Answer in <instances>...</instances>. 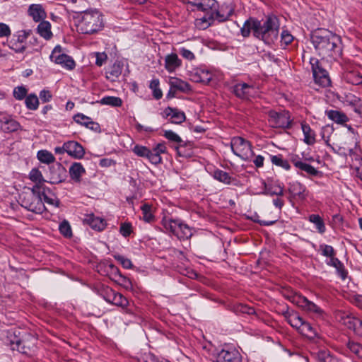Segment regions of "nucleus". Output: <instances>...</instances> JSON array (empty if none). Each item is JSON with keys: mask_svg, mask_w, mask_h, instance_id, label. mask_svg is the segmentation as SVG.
Returning <instances> with one entry per match:
<instances>
[{"mask_svg": "<svg viewBox=\"0 0 362 362\" xmlns=\"http://www.w3.org/2000/svg\"><path fill=\"white\" fill-rule=\"evenodd\" d=\"M288 192L293 197L299 199H305L307 196L306 187L298 181L289 182Z\"/></svg>", "mask_w": 362, "mask_h": 362, "instance_id": "cd10ccee", "label": "nucleus"}, {"mask_svg": "<svg viewBox=\"0 0 362 362\" xmlns=\"http://www.w3.org/2000/svg\"><path fill=\"white\" fill-rule=\"evenodd\" d=\"M12 334L14 339H10V344L13 350H17L24 354H30L34 350L37 341L34 336L25 332L21 339L16 334V332H13Z\"/></svg>", "mask_w": 362, "mask_h": 362, "instance_id": "0eeeda50", "label": "nucleus"}, {"mask_svg": "<svg viewBox=\"0 0 362 362\" xmlns=\"http://www.w3.org/2000/svg\"><path fill=\"white\" fill-rule=\"evenodd\" d=\"M339 100L344 105L352 107L354 111L361 101V98L351 93H344L343 95H341Z\"/></svg>", "mask_w": 362, "mask_h": 362, "instance_id": "e433bc0d", "label": "nucleus"}, {"mask_svg": "<svg viewBox=\"0 0 362 362\" xmlns=\"http://www.w3.org/2000/svg\"><path fill=\"white\" fill-rule=\"evenodd\" d=\"M119 233L121 235L127 238L132 233V226L130 223H122L119 228Z\"/></svg>", "mask_w": 362, "mask_h": 362, "instance_id": "774afa93", "label": "nucleus"}, {"mask_svg": "<svg viewBox=\"0 0 362 362\" xmlns=\"http://www.w3.org/2000/svg\"><path fill=\"white\" fill-rule=\"evenodd\" d=\"M37 158L38 160L47 165H50L55 161L54 155L47 150H40L37 153Z\"/></svg>", "mask_w": 362, "mask_h": 362, "instance_id": "37998d69", "label": "nucleus"}, {"mask_svg": "<svg viewBox=\"0 0 362 362\" xmlns=\"http://www.w3.org/2000/svg\"><path fill=\"white\" fill-rule=\"evenodd\" d=\"M279 25V21L274 15H269L262 21L250 18L245 21L240 33L244 37H247L252 31L255 37L263 41L266 45H271L278 39Z\"/></svg>", "mask_w": 362, "mask_h": 362, "instance_id": "f257e3e1", "label": "nucleus"}, {"mask_svg": "<svg viewBox=\"0 0 362 362\" xmlns=\"http://www.w3.org/2000/svg\"><path fill=\"white\" fill-rule=\"evenodd\" d=\"M212 177L224 184L229 185L232 182V177L230 176V175L222 170L216 169L211 173Z\"/></svg>", "mask_w": 362, "mask_h": 362, "instance_id": "de8ad7c7", "label": "nucleus"}, {"mask_svg": "<svg viewBox=\"0 0 362 362\" xmlns=\"http://www.w3.org/2000/svg\"><path fill=\"white\" fill-rule=\"evenodd\" d=\"M18 130H22V127L18 122L11 116H4L0 118V131L10 134Z\"/></svg>", "mask_w": 362, "mask_h": 362, "instance_id": "aec40b11", "label": "nucleus"}, {"mask_svg": "<svg viewBox=\"0 0 362 362\" xmlns=\"http://www.w3.org/2000/svg\"><path fill=\"white\" fill-rule=\"evenodd\" d=\"M109 303L122 308L125 312L128 313L127 307L129 305L128 300L121 293L114 291Z\"/></svg>", "mask_w": 362, "mask_h": 362, "instance_id": "4c0bfd02", "label": "nucleus"}, {"mask_svg": "<svg viewBox=\"0 0 362 362\" xmlns=\"http://www.w3.org/2000/svg\"><path fill=\"white\" fill-rule=\"evenodd\" d=\"M356 146L357 142L355 136L352 135H347L345 137L344 146L339 147L338 153L345 156L349 155L351 157L354 158L356 160H358V162H360L362 159L356 151Z\"/></svg>", "mask_w": 362, "mask_h": 362, "instance_id": "a211bd4d", "label": "nucleus"}, {"mask_svg": "<svg viewBox=\"0 0 362 362\" xmlns=\"http://www.w3.org/2000/svg\"><path fill=\"white\" fill-rule=\"evenodd\" d=\"M21 206L35 214H42L45 206L42 197L33 194H25L21 200Z\"/></svg>", "mask_w": 362, "mask_h": 362, "instance_id": "ddd939ff", "label": "nucleus"}, {"mask_svg": "<svg viewBox=\"0 0 362 362\" xmlns=\"http://www.w3.org/2000/svg\"><path fill=\"white\" fill-rule=\"evenodd\" d=\"M298 165V169L306 172L310 175L316 176L318 174V170L308 163L303 162V163Z\"/></svg>", "mask_w": 362, "mask_h": 362, "instance_id": "052dcab7", "label": "nucleus"}, {"mask_svg": "<svg viewBox=\"0 0 362 362\" xmlns=\"http://www.w3.org/2000/svg\"><path fill=\"white\" fill-rule=\"evenodd\" d=\"M299 332L307 337L308 338L313 339L317 337V332L315 327H313L309 322L304 321L301 326Z\"/></svg>", "mask_w": 362, "mask_h": 362, "instance_id": "49530a36", "label": "nucleus"}, {"mask_svg": "<svg viewBox=\"0 0 362 362\" xmlns=\"http://www.w3.org/2000/svg\"><path fill=\"white\" fill-rule=\"evenodd\" d=\"M163 136L170 142L178 144V146H175V148L179 156H182L180 148L183 146L182 143L184 141L181 139V137L174 132L172 130H165L164 131Z\"/></svg>", "mask_w": 362, "mask_h": 362, "instance_id": "c9c22d12", "label": "nucleus"}, {"mask_svg": "<svg viewBox=\"0 0 362 362\" xmlns=\"http://www.w3.org/2000/svg\"><path fill=\"white\" fill-rule=\"evenodd\" d=\"M74 19L76 30L80 34L94 35L101 31L105 26L104 16L96 8L78 12Z\"/></svg>", "mask_w": 362, "mask_h": 362, "instance_id": "7ed1b4c3", "label": "nucleus"}, {"mask_svg": "<svg viewBox=\"0 0 362 362\" xmlns=\"http://www.w3.org/2000/svg\"><path fill=\"white\" fill-rule=\"evenodd\" d=\"M25 103L28 110H36L39 106V99L35 94H30L26 96Z\"/></svg>", "mask_w": 362, "mask_h": 362, "instance_id": "603ef678", "label": "nucleus"}, {"mask_svg": "<svg viewBox=\"0 0 362 362\" xmlns=\"http://www.w3.org/2000/svg\"><path fill=\"white\" fill-rule=\"evenodd\" d=\"M70 177L75 182H80L82 175L86 173V170L81 163L75 162L69 168Z\"/></svg>", "mask_w": 362, "mask_h": 362, "instance_id": "473e14b6", "label": "nucleus"}, {"mask_svg": "<svg viewBox=\"0 0 362 362\" xmlns=\"http://www.w3.org/2000/svg\"><path fill=\"white\" fill-rule=\"evenodd\" d=\"M317 358L318 362H340L338 358L333 356L330 352L327 350H320L317 353Z\"/></svg>", "mask_w": 362, "mask_h": 362, "instance_id": "8fccbe9b", "label": "nucleus"}, {"mask_svg": "<svg viewBox=\"0 0 362 362\" xmlns=\"http://www.w3.org/2000/svg\"><path fill=\"white\" fill-rule=\"evenodd\" d=\"M287 322L294 328L300 330L301 326L304 322V320L299 316L297 313H288L286 315Z\"/></svg>", "mask_w": 362, "mask_h": 362, "instance_id": "09e8293b", "label": "nucleus"}, {"mask_svg": "<svg viewBox=\"0 0 362 362\" xmlns=\"http://www.w3.org/2000/svg\"><path fill=\"white\" fill-rule=\"evenodd\" d=\"M142 219L148 223H151L155 221L156 218L153 213V207L148 204H144L141 206Z\"/></svg>", "mask_w": 362, "mask_h": 362, "instance_id": "ea45409f", "label": "nucleus"}, {"mask_svg": "<svg viewBox=\"0 0 362 362\" xmlns=\"http://www.w3.org/2000/svg\"><path fill=\"white\" fill-rule=\"evenodd\" d=\"M327 265L333 267L336 269L337 274L341 277V279L344 280L346 278L347 272L344 269L343 263L335 256L329 257L326 261Z\"/></svg>", "mask_w": 362, "mask_h": 362, "instance_id": "f704fd0d", "label": "nucleus"}, {"mask_svg": "<svg viewBox=\"0 0 362 362\" xmlns=\"http://www.w3.org/2000/svg\"><path fill=\"white\" fill-rule=\"evenodd\" d=\"M190 79L196 83H209L212 80V74L204 69L197 68L190 72Z\"/></svg>", "mask_w": 362, "mask_h": 362, "instance_id": "5701e85b", "label": "nucleus"}, {"mask_svg": "<svg viewBox=\"0 0 362 362\" xmlns=\"http://www.w3.org/2000/svg\"><path fill=\"white\" fill-rule=\"evenodd\" d=\"M123 66L122 62L118 61L115 62L106 69V78L112 82L117 81L122 74Z\"/></svg>", "mask_w": 362, "mask_h": 362, "instance_id": "c85d7f7f", "label": "nucleus"}, {"mask_svg": "<svg viewBox=\"0 0 362 362\" xmlns=\"http://www.w3.org/2000/svg\"><path fill=\"white\" fill-rule=\"evenodd\" d=\"M191 4L196 6L199 11L206 12L207 14H212L215 8L217 7V1L216 0H194Z\"/></svg>", "mask_w": 362, "mask_h": 362, "instance_id": "bb28decb", "label": "nucleus"}, {"mask_svg": "<svg viewBox=\"0 0 362 362\" xmlns=\"http://www.w3.org/2000/svg\"><path fill=\"white\" fill-rule=\"evenodd\" d=\"M236 97L243 100H250L258 94V88L246 83H238L233 87Z\"/></svg>", "mask_w": 362, "mask_h": 362, "instance_id": "4468645a", "label": "nucleus"}, {"mask_svg": "<svg viewBox=\"0 0 362 362\" xmlns=\"http://www.w3.org/2000/svg\"><path fill=\"white\" fill-rule=\"evenodd\" d=\"M47 176L48 177V180H47V182L59 184L65 180L66 177V170L60 163H57L56 164L49 166Z\"/></svg>", "mask_w": 362, "mask_h": 362, "instance_id": "dca6fc26", "label": "nucleus"}, {"mask_svg": "<svg viewBox=\"0 0 362 362\" xmlns=\"http://www.w3.org/2000/svg\"><path fill=\"white\" fill-rule=\"evenodd\" d=\"M214 20L213 15L206 13L204 16L195 20V25L200 30H205L212 24Z\"/></svg>", "mask_w": 362, "mask_h": 362, "instance_id": "a19ab883", "label": "nucleus"}, {"mask_svg": "<svg viewBox=\"0 0 362 362\" xmlns=\"http://www.w3.org/2000/svg\"><path fill=\"white\" fill-rule=\"evenodd\" d=\"M268 121L272 128L287 129L290 127L291 123L289 112L286 110L269 111Z\"/></svg>", "mask_w": 362, "mask_h": 362, "instance_id": "9b49d317", "label": "nucleus"}, {"mask_svg": "<svg viewBox=\"0 0 362 362\" xmlns=\"http://www.w3.org/2000/svg\"><path fill=\"white\" fill-rule=\"evenodd\" d=\"M342 77L346 82L355 86L362 83V74L356 66L351 63H346L342 66Z\"/></svg>", "mask_w": 362, "mask_h": 362, "instance_id": "2eb2a0df", "label": "nucleus"}, {"mask_svg": "<svg viewBox=\"0 0 362 362\" xmlns=\"http://www.w3.org/2000/svg\"><path fill=\"white\" fill-rule=\"evenodd\" d=\"M39 35L45 40H49L52 37L51 24L49 21H40L37 28Z\"/></svg>", "mask_w": 362, "mask_h": 362, "instance_id": "58836bf2", "label": "nucleus"}, {"mask_svg": "<svg viewBox=\"0 0 362 362\" xmlns=\"http://www.w3.org/2000/svg\"><path fill=\"white\" fill-rule=\"evenodd\" d=\"M28 90L24 86H18L16 87L13 90V97L18 100H21L25 98Z\"/></svg>", "mask_w": 362, "mask_h": 362, "instance_id": "bf43d9fd", "label": "nucleus"}, {"mask_svg": "<svg viewBox=\"0 0 362 362\" xmlns=\"http://www.w3.org/2000/svg\"><path fill=\"white\" fill-rule=\"evenodd\" d=\"M335 319L347 328L355 332H362V320L355 317L350 313L338 310L335 313Z\"/></svg>", "mask_w": 362, "mask_h": 362, "instance_id": "9d476101", "label": "nucleus"}, {"mask_svg": "<svg viewBox=\"0 0 362 362\" xmlns=\"http://www.w3.org/2000/svg\"><path fill=\"white\" fill-rule=\"evenodd\" d=\"M301 129L304 136V143L309 146L313 145L316 142V134L315 131L305 122L301 123Z\"/></svg>", "mask_w": 362, "mask_h": 362, "instance_id": "72a5a7b5", "label": "nucleus"}, {"mask_svg": "<svg viewBox=\"0 0 362 362\" xmlns=\"http://www.w3.org/2000/svg\"><path fill=\"white\" fill-rule=\"evenodd\" d=\"M91 119L90 117L82 114L78 113L74 116V120L77 124L83 125L84 127L88 126V122Z\"/></svg>", "mask_w": 362, "mask_h": 362, "instance_id": "0e129e2a", "label": "nucleus"}, {"mask_svg": "<svg viewBox=\"0 0 362 362\" xmlns=\"http://www.w3.org/2000/svg\"><path fill=\"white\" fill-rule=\"evenodd\" d=\"M271 161L274 165L280 166L282 168L288 170L291 168V165L288 160L283 158L281 155L271 156Z\"/></svg>", "mask_w": 362, "mask_h": 362, "instance_id": "5fc2aeb1", "label": "nucleus"}, {"mask_svg": "<svg viewBox=\"0 0 362 362\" xmlns=\"http://www.w3.org/2000/svg\"><path fill=\"white\" fill-rule=\"evenodd\" d=\"M287 298L292 303L300 307L303 310L312 314L316 319H325V313L324 310L305 296L295 293L288 295Z\"/></svg>", "mask_w": 362, "mask_h": 362, "instance_id": "39448f33", "label": "nucleus"}, {"mask_svg": "<svg viewBox=\"0 0 362 362\" xmlns=\"http://www.w3.org/2000/svg\"><path fill=\"white\" fill-rule=\"evenodd\" d=\"M179 54L185 59L188 61H193L195 59V54L189 49L185 47L179 49Z\"/></svg>", "mask_w": 362, "mask_h": 362, "instance_id": "338daca9", "label": "nucleus"}, {"mask_svg": "<svg viewBox=\"0 0 362 362\" xmlns=\"http://www.w3.org/2000/svg\"><path fill=\"white\" fill-rule=\"evenodd\" d=\"M327 115L329 119L338 124H344L349 121L348 117L344 113L337 110H329Z\"/></svg>", "mask_w": 362, "mask_h": 362, "instance_id": "c03bdc74", "label": "nucleus"}, {"mask_svg": "<svg viewBox=\"0 0 362 362\" xmlns=\"http://www.w3.org/2000/svg\"><path fill=\"white\" fill-rule=\"evenodd\" d=\"M28 12L35 22L42 21L47 17V13L41 4H31Z\"/></svg>", "mask_w": 362, "mask_h": 362, "instance_id": "7c9ffc66", "label": "nucleus"}, {"mask_svg": "<svg viewBox=\"0 0 362 362\" xmlns=\"http://www.w3.org/2000/svg\"><path fill=\"white\" fill-rule=\"evenodd\" d=\"M149 88L153 90V95L156 100H159L163 96V93L159 88V80L153 79L151 81Z\"/></svg>", "mask_w": 362, "mask_h": 362, "instance_id": "4d7b16f0", "label": "nucleus"}, {"mask_svg": "<svg viewBox=\"0 0 362 362\" xmlns=\"http://www.w3.org/2000/svg\"><path fill=\"white\" fill-rule=\"evenodd\" d=\"M310 64L315 83L322 88L329 87L331 85V80L328 72L323 68L320 62L313 57L310 59Z\"/></svg>", "mask_w": 362, "mask_h": 362, "instance_id": "6e6552de", "label": "nucleus"}, {"mask_svg": "<svg viewBox=\"0 0 362 362\" xmlns=\"http://www.w3.org/2000/svg\"><path fill=\"white\" fill-rule=\"evenodd\" d=\"M320 250L321 251V255L327 257H331L332 256H335L336 253L332 246L328 245L326 244L320 245Z\"/></svg>", "mask_w": 362, "mask_h": 362, "instance_id": "13d9d810", "label": "nucleus"}, {"mask_svg": "<svg viewBox=\"0 0 362 362\" xmlns=\"http://www.w3.org/2000/svg\"><path fill=\"white\" fill-rule=\"evenodd\" d=\"M83 221L96 231H103L107 226V222L104 218L95 216L93 213L85 214Z\"/></svg>", "mask_w": 362, "mask_h": 362, "instance_id": "412c9836", "label": "nucleus"}, {"mask_svg": "<svg viewBox=\"0 0 362 362\" xmlns=\"http://www.w3.org/2000/svg\"><path fill=\"white\" fill-rule=\"evenodd\" d=\"M161 223L166 232L175 235L180 240L188 239L193 234L192 228L180 219L164 217Z\"/></svg>", "mask_w": 362, "mask_h": 362, "instance_id": "20e7f679", "label": "nucleus"}, {"mask_svg": "<svg viewBox=\"0 0 362 362\" xmlns=\"http://www.w3.org/2000/svg\"><path fill=\"white\" fill-rule=\"evenodd\" d=\"M100 103L102 105H110L116 107L122 106V100L119 97L105 96L100 100Z\"/></svg>", "mask_w": 362, "mask_h": 362, "instance_id": "3c124183", "label": "nucleus"}, {"mask_svg": "<svg viewBox=\"0 0 362 362\" xmlns=\"http://www.w3.org/2000/svg\"><path fill=\"white\" fill-rule=\"evenodd\" d=\"M59 229L60 233L65 237H71L72 235L71 226L66 221H64L60 223Z\"/></svg>", "mask_w": 362, "mask_h": 362, "instance_id": "e2e57ef3", "label": "nucleus"}, {"mask_svg": "<svg viewBox=\"0 0 362 362\" xmlns=\"http://www.w3.org/2000/svg\"><path fill=\"white\" fill-rule=\"evenodd\" d=\"M112 267L113 280L117 284H118L121 286L124 287L125 289L132 290L133 285H132V281L129 278L122 275L117 267H115L113 266Z\"/></svg>", "mask_w": 362, "mask_h": 362, "instance_id": "c756f323", "label": "nucleus"}, {"mask_svg": "<svg viewBox=\"0 0 362 362\" xmlns=\"http://www.w3.org/2000/svg\"><path fill=\"white\" fill-rule=\"evenodd\" d=\"M49 58L52 62L67 70H73L76 66V63L73 58L63 53L62 47L59 45H57L54 48Z\"/></svg>", "mask_w": 362, "mask_h": 362, "instance_id": "f8f14e48", "label": "nucleus"}, {"mask_svg": "<svg viewBox=\"0 0 362 362\" xmlns=\"http://www.w3.org/2000/svg\"><path fill=\"white\" fill-rule=\"evenodd\" d=\"M163 117L174 124H181L185 122L186 117L184 112L177 108L168 107L163 112Z\"/></svg>", "mask_w": 362, "mask_h": 362, "instance_id": "4be33fe9", "label": "nucleus"}, {"mask_svg": "<svg viewBox=\"0 0 362 362\" xmlns=\"http://www.w3.org/2000/svg\"><path fill=\"white\" fill-rule=\"evenodd\" d=\"M230 146L233 153L243 160H249L253 154L250 143L243 137H233Z\"/></svg>", "mask_w": 362, "mask_h": 362, "instance_id": "1a4fd4ad", "label": "nucleus"}, {"mask_svg": "<svg viewBox=\"0 0 362 362\" xmlns=\"http://www.w3.org/2000/svg\"><path fill=\"white\" fill-rule=\"evenodd\" d=\"M132 151L137 156L147 158L152 164L158 165L162 162L161 153L167 151V148L163 143L158 144L153 150L141 145H135Z\"/></svg>", "mask_w": 362, "mask_h": 362, "instance_id": "423d86ee", "label": "nucleus"}, {"mask_svg": "<svg viewBox=\"0 0 362 362\" xmlns=\"http://www.w3.org/2000/svg\"><path fill=\"white\" fill-rule=\"evenodd\" d=\"M42 198L43 202L54 206H59V199L48 188H43V190L42 191Z\"/></svg>", "mask_w": 362, "mask_h": 362, "instance_id": "a18cd8bd", "label": "nucleus"}, {"mask_svg": "<svg viewBox=\"0 0 362 362\" xmlns=\"http://www.w3.org/2000/svg\"><path fill=\"white\" fill-rule=\"evenodd\" d=\"M216 362H241L238 351L233 348L223 349L216 354Z\"/></svg>", "mask_w": 362, "mask_h": 362, "instance_id": "6ab92c4d", "label": "nucleus"}, {"mask_svg": "<svg viewBox=\"0 0 362 362\" xmlns=\"http://www.w3.org/2000/svg\"><path fill=\"white\" fill-rule=\"evenodd\" d=\"M29 179L34 183L44 184L47 182L43 177L41 171L38 168H33L29 173Z\"/></svg>", "mask_w": 362, "mask_h": 362, "instance_id": "864d4df0", "label": "nucleus"}, {"mask_svg": "<svg viewBox=\"0 0 362 362\" xmlns=\"http://www.w3.org/2000/svg\"><path fill=\"white\" fill-rule=\"evenodd\" d=\"M294 37L288 30H283L281 33V43L284 45H288L291 44Z\"/></svg>", "mask_w": 362, "mask_h": 362, "instance_id": "69168bd1", "label": "nucleus"}, {"mask_svg": "<svg viewBox=\"0 0 362 362\" xmlns=\"http://www.w3.org/2000/svg\"><path fill=\"white\" fill-rule=\"evenodd\" d=\"M233 11L234 9L230 4H223L220 7L217 4V7L215 8V11H214L211 15L214 16L215 20L223 22L229 18Z\"/></svg>", "mask_w": 362, "mask_h": 362, "instance_id": "b1692460", "label": "nucleus"}, {"mask_svg": "<svg viewBox=\"0 0 362 362\" xmlns=\"http://www.w3.org/2000/svg\"><path fill=\"white\" fill-rule=\"evenodd\" d=\"M311 42L319 55L337 59L342 54L341 37L325 29H319L311 35Z\"/></svg>", "mask_w": 362, "mask_h": 362, "instance_id": "f03ea898", "label": "nucleus"}, {"mask_svg": "<svg viewBox=\"0 0 362 362\" xmlns=\"http://www.w3.org/2000/svg\"><path fill=\"white\" fill-rule=\"evenodd\" d=\"M30 30L17 32L9 42V47L17 53H22L26 49L25 41L30 35Z\"/></svg>", "mask_w": 362, "mask_h": 362, "instance_id": "f3484780", "label": "nucleus"}, {"mask_svg": "<svg viewBox=\"0 0 362 362\" xmlns=\"http://www.w3.org/2000/svg\"><path fill=\"white\" fill-rule=\"evenodd\" d=\"M114 290L108 286H102L99 290V295L109 303L112 295H114Z\"/></svg>", "mask_w": 362, "mask_h": 362, "instance_id": "6e6d98bb", "label": "nucleus"}, {"mask_svg": "<svg viewBox=\"0 0 362 362\" xmlns=\"http://www.w3.org/2000/svg\"><path fill=\"white\" fill-rule=\"evenodd\" d=\"M182 60L176 53H170L165 57V69L169 72L175 71L182 66Z\"/></svg>", "mask_w": 362, "mask_h": 362, "instance_id": "a878e982", "label": "nucleus"}, {"mask_svg": "<svg viewBox=\"0 0 362 362\" xmlns=\"http://www.w3.org/2000/svg\"><path fill=\"white\" fill-rule=\"evenodd\" d=\"M308 220L315 225L319 233L323 234L326 231L325 222L320 215L311 214L309 216Z\"/></svg>", "mask_w": 362, "mask_h": 362, "instance_id": "79ce46f5", "label": "nucleus"}, {"mask_svg": "<svg viewBox=\"0 0 362 362\" xmlns=\"http://www.w3.org/2000/svg\"><path fill=\"white\" fill-rule=\"evenodd\" d=\"M169 85L170 88L173 89L174 91L179 90L187 93L192 90L190 85L187 82L176 77H171L170 78Z\"/></svg>", "mask_w": 362, "mask_h": 362, "instance_id": "2f4dec72", "label": "nucleus"}, {"mask_svg": "<svg viewBox=\"0 0 362 362\" xmlns=\"http://www.w3.org/2000/svg\"><path fill=\"white\" fill-rule=\"evenodd\" d=\"M66 153L76 159H81L84 156L85 151L82 145L75 141L65 142Z\"/></svg>", "mask_w": 362, "mask_h": 362, "instance_id": "393cba45", "label": "nucleus"}, {"mask_svg": "<svg viewBox=\"0 0 362 362\" xmlns=\"http://www.w3.org/2000/svg\"><path fill=\"white\" fill-rule=\"evenodd\" d=\"M348 347L352 353L362 358V344L352 341L349 342Z\"/></svg>", "mask_w": 362, "mask_h": 362, "instance_id": "680f3d73", "label": "nucleus"}]
</instances>
